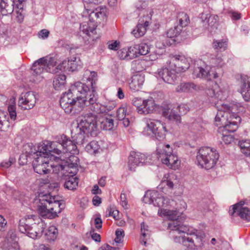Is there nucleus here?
I'll list each match as a JSON object with an SVG mask.
<instances>
[{"mask_svg": "<svg viewBox=\"0 0 250 250\" xmlns=\"http://www.w3.org/2000/svg\"><path fill=\"white\" fill-rule=\"evenodd\" d=\"M209 67V66H206L205 68L197 67L194 69L193 75L196 78H199L207 80V77Z\"/></svg>", "mask_w": 250, "mask_h": 250, "instance_id": "nucleus-38", "label": "nucleus"}, {"mask_svg": "<svg viewBox=\"0 0 250 250\" xmlns=\"http://www.w3.org/2000/svg\"><path fill=\"white\" fill-rule=\"evenodd\" d=\"M98 250H119L117 247H112L109 245L103 246Z\"/></svg>", "mask_w": 250, "mask_h": 250, "instance_id": "nucleus-64", "label": "nucleus"}, {"mask_svg": "<svg viewBox=\"0 0 250 250\" xmlns=\"http://www.w3.org/2000/svg\"><path fill=\"white\" fill-rule=\"evenodd\" d=\"M209 63L211 66V67L214 68H215V67H222L225 64L221 54L211 55Z\"/></svg>", "mask_w": 250, "mask_h": 250, "instance_id": "nucleus-37", "label": "nucleus"}, {"mask_svg": "<svg viewBox=\"0 0 250 250\" xmlns=\"http://www.w3.org/2000/svg\"><path fill=\"white\" fill-rule=\"evenodd\" d=\"M119 211L114 207H109L106 211V215L113 217L115 220L119 218Z\"/></svg>", "mask_w": 250, "mask_h": 250, "instance_id": "nucleus-52", "label": "nucleus"}, {"mask_svg": "<svg viewBox=\"0 0 250 250\" xmlns=\"http://www.w3.org/2000/svg\"><path fill=\"white\" fill-rule=\"evenodd\" d=\"M101 128L106 130H110L114 126V120L111 118H103L101 121Z\"/></svg>", "mask_w": 250, "mask_h": 250, "instance_id": "nucleus-46", "label": "nucleus"}, {"mask_svg": "<svg viewBox=\"0 0 250 250\" xmlns=\"http://www.w3.org/2000/svg\"><path fill=\"white\" fill-rule=\"evenodd\" d=\"M201 89L199 86L191 82L181 83L176 88V91L177 92H190Z\"/></svg>", "mask_w": 250, "mask_h": 250, "instance_id": "nucleus-32", "label": "nucleus"}, {"mask_svg": "<svg viewBox=\"0 0 250 250\" xmlns=\"http://www.w3.org/2000/svg\"><path fill=\"white\" fill-rule=\"evenodd\" d=\"M200 19L205 29L210 33L215 31L218 21V17L217 15L203 13L200 14Z\"/></svg>", "mask_w": 250, "mask_h": 250, "instance_id": "nucleus-23", "label": "nucleus"}, {"mask_svg": "<svg viewBox=\"0 0 250 250\" xmlns=\"http://www.w3.org/2000/svg\"><path fill=\"white\" fill-rule=\"evenodd\" d=\"M177 21L179 27L181 29L188 25L189 22V19L188 15L184 12H180L177 15Z\"/></svg>", "mask_w": 250, "mask_h": 250, "instance_id": "nucleus-40", "label": "nucleus"}, {"mask_svg": "<svg viewBox=\"0 0 250 250\" xmlns=\"http://www.w3.org/2000/svg\"><path fill=\"white\" fill-rule=\"evenodd\" d=\"M146 204H153L154 206L158 207L160 209H164L170 204V199L160 194L158 191H147L143 199Z\"/></svg>", "mask_w": 250, "mask_h": 250, "instance_id": "nucleus-15", "label": "nucleus"}, {"mask_svg": "<svg viewBox=\"0 0 250 250\" xmlns=\"http://www.w3.org/2000/svg\"><path fill=\"white\" fill-rule=\"evenodd\" d=\"M45 227L42 219L35 215H27L21 219L19 224L20 231L34 239L41 236Z\"/></svg>", "mask_w": 250, "mask_h": 250, "instance_id": "nucleus-5", "label": "nucleus"}, {"mask_svg": "<svg viewBox=\"0 0 250 250\" xmlns=\"http://www.w3.org/2000/svg\"><path fill=\"white\" fill-rule=\"evenodd\" d=\"M66 83V76L63 74L56 75L53 80V86L57 90L63 89Z\"/></svg>", "mask_w": 250, "mask_h": 250, "instance_id": "nucleus-35", "label": "nucleus"}, {"mask_svg": "<svg viewBox=\"0 0 250 250\" xmlns=\"http://www.w3.org/2000/svg\"><path fill=\"white\" fill-rule=\"evenodd\" d=\"M48 149L46 151H40L34 158L32 165L35 172L39 174H45L49 173L51 169L53 172L62 176L65 175L66 172L75 174L78 165L79 159L76 156H72L70 161L72 163H69L68 161L62 160L58 157L51 154Z\"/></svg>", "mask_w": 250, "mask_h": 250, "instance_id": "nucleus-2", "label": "nucleus"}, {"mask_svg": "<svg viewBox=\"0 0 250 250\" xmlns=\"http://www.w3.org/2000/svg\"><path fill=\"white\" fill-rule=\"evenodd\" d=\"M16 106L15 103V99L14 98H11L8 106V110L9 116L11 120H15L17 117Z\"/></svg>", "mask_w": 250, "mask_h": 250, "instance_id": "nucleus-42", "label": "nucleus"}, {"mask_svg": "<svg viewBox=\"0 0 250 250\" xmlns=\"http://www.w3.org/2000/svg\"><path fill=\"white\" fill-rule=\"evenodd\" d=\"M58 234V229L55 226H51L44 231V239L49 242H53L56 239Z\"/></svg>", "mask_w": 250, "mask_h": 250, "instance_id": "nucleus-34", "label": "nucleus"}, {"mask_svg": "<svg viewBox=\"0 0 250 250\" xmlns=\"http://www.w3.org/2000/svg\"><path fill=\"white\" fill-rule=\"evenodd\" d=\"M182 29L180 27L177 25L173 28H170L167 32V36L170 38H174L179 35Z\"/></svg>", "mask_w": 250, "mask_h": 250, "instance_id": "nucleus-49", "label": "nucleus"}, {"mask_svg": "<svg viewBox=\"0 0 250 250\" xmlns=\"http://www.w3.org/2000/svg\"><path fill=\"white\" fill-rule=\"evenodd\" d=\"M105 8L98 7L89 14V21L88 22H83L80 25V30L86 35L90 37L94 34L97 27L96 21L98 19H102L105 16Z\"/></svg>", "mask_w": 250, "mask_h": 250, "instance_id": "nucleus-11", "label": "nucleus"}, {"mask_svg": "<svg viewBox=\"0 0 250 250\" xmlns=\"http://www.w3.org/2000/svg\"><path fill=\"white\" fill-rule=\"evenodd\" d=\"M118 57L122 60H130L127 48H123L117 52Z\"/></svg>", "mask_w": 250, "mask_h": 250, "instance_id": "nucleus-55", "label": "nucleus"}, {"mask_svg": "<svg viewBox=\"0 0 250 250\" xmlns=\"http://www.w3.org/2000/svg\"><path fill=\"white\" fill-rule=\"evenodd\" d=\"M37 95L33 91L22 92L18 100V105L24 110L32 109L36 103Z\"/></svg>", "mask_w": 250, "mask_h": 250, "instance_id": "nucleus-18", "label": "nucleus"}, {"mask_svg": "<svg viewBox=\"0 0 250 250\" xmlns=\"http://www.w3.org/2000/svg\"><path fill=\"white\" fill-rule=\"evenodd\" d=\"M222 141L226 144H230L234 141V137L232 135L230 134H228V132H230V131H225V129H222Z\"/></svg>", "mask_w": 250, "mask_h": 250, "instance_id": "nucleus-51", "label": "nucleus"}, {"mask_svg": "<svg viewBox=\"0 0 250 250\" xmlns=\"http://www.w3.org/2000/svg\"><path fill=\"white\" fill-rule=\"evenodd\" d=\"M174 179V176L173 175H165L159 186V189L166 194L168 193V189L171 190L174 188V184L173 181Z\"/></svg>", "mask_w": 250, "mask_h": 250, "instance_id": "nucleus-27", "label": "nucleus"}, {"mask_svg": "<svg viewBox=\"0 0 250 250\" xmlns=\"http://www.w3.org/2000/svg\"><path fill=\"white\" fill-rule=\"evenodd\" d=\"M116 237L114 241L116 243H120L123 242V239L125 236V232L121 229H118L115 231Z\"/></svg>", "mask_w": 250, "mask_h": 250, "instance_id": "nucleus-53", "label": "nucleus"}, {"mask_svg": "<svg viewBox=\"0 0 250 250\" xmlns=\"http://www.w3.org/2000/svg\"><path fill=\"white\" fill-rule=\"evenodd\" d=\"M207 93L209 96L220 100L215 104L218 112L215 117V125L220 129H225V131H235L241 121V118L237 113L243 112L244 107L237 102L229 103L224 102L228 96L229 91L227 88H221L217 84L212 89H208Z\"/></svg>", "mask_w": 250, "mask_h": 250, "instance_id": "nucleus-1", "label": "nucleus"}, {"mask_svg": "<svg viewBox=\"0 0 250 250\" xmlns=\"http://www.w3.org/2000/svg\"><path fill=\"white\" fill-rule=\"evenodd\" d=\"M158 214L161 217H167L169 220H172L173 221L168 223V229L170 230L169 225L174 222H178L179 224H182L177 219L179 217L178 212L176 210H168L167 209H159L158 211Z\"/></svg>", "mask_w": 250, "mask_h": 250, "instance_id": "nucleus-30", "label": "nucleus"}, {"mask_svg": "<svg viewBox=\"0 0 250 250\" xmlns=\"http://www.w3.org/2000/svg\"><path fill=\"white\" fill-rule=\"evenodd\" d=\"M229 213L232 216H239L242 219L250 222V209L244 205L243 201L235 204L229 209Z\"/></svg>", "mask_w": 250, "mask_h": 250, "instance_id": "nucleus-20", "label": "nucleus"}, {"mask_svg": "<svg viewBox=\"0 0 250 250\" xmlns=\"http://www.w3.org/2000/svg\"><path fill=\"white\" fill-rule=\"evenodd\" d=\"M144 122L146 124L144 130L145 135L155 137L157 139L165 137L167 132L165 124L159 120L150 118H145Z\"/></svg>", "mask_w": 250, "mask_h": 250, "instance_id": "nucleus-12", "label": "nucleus"}, {"mask_svg": "<svg viewBox=\"0 0 250 250\" xmlns=\"http://www.w3.org/2000/svg\"><path fill=\"white\" fill-rule=\"evenodd\" d=\"M145 154L138 152L132 151L128 158V166L130 170L134 171L137 167L146 163Z\"/></svg>", "mask_w": 250, "mask_h": 250, "instance_id": "nucleus-25", "label": "nucleus"}, {"mask_svg": "<svg viewBox=\"0 0 250 250\" xmlns=\"http://www.w3.org/2000/svg\"><path fill=\"white\" fill-rule=\"evenodd\" d=\"M78 186V179L73 175L68 177L64 184L65 188L69 190L76 189Z\"/></svg>", "mask_w": 250, "mask_h": 250, "instance_id": "nucleus-39", "label": "nucleus"}, {"mask_svg": "<svg viewBox=\"0 0 250 250\" xmlns=\"http://www.w3.org/2000/svg\"><path fill=\"white\" fill-rule=\"evenodd\" d=\"M163 115L169 120L175 121L177 123L181 122V116L176 112L171 105H168L163 108Z\"/></svg>", "mask_w": 250, "mask_h": 250, "instance_id": "nucleus-29", "label": "nucleus"}, {"mask_svg": "<svg viewBox=\"0 0 250 250\" xmlns=\"http://www.w3.org/2000/svg\"><path fill=\"white\" fill-rule=\"evenodd\" d=\"M9 126V122L7 114L0 118V130L4 131Z\"/></svg>", "mask_w": 250, "mask_h": 250, "instance_id": "nucleus-50", "label": "nucleus"}, {"mask_svg": "<svg viewBox=\"0 0 250 250\" xmlns=\"http://www.w3.org/2000/svg\"><path fill=\"white\" fill-rule=\"evenodd\" d=\"M169 236L176 243H181L190 249L202 247L203 237L195 232H188L186 226L174 222L169 225Z\"/></svg>", "mask_w": 250, "mask_h": 250, "instance_id": "nucleus-4", "label": "nucleus"}, {"mask_svg": "<svg viewBox=\"0 0 250 250\" xmlns=\"http://www.w3.org/2000/svg\"><path fill=\"white\" fill-rule=\"evenodd\" d=\"M132 104L136 106V110L140 114L146 115L152 113L157 107V105L151 97L146 99L134 98L132 100Z\"/></svg>", "mask_w": 250, "mask_h": 250, "instance_id": "nucleus-16", "label": "nucleus"}, {"mask_svg": "<svg viewBox=\"0 0 250 250\" xmlns=\"http://www.w3.org/2000/svg\"><path fill=\"white\" fill-rule=\"evenodd\" d=\"M64 208V205L58 197L52 196L50 194L40 196L38 205L40 214L46 218L53 219L57 216Z\"/></svg>", "mask_w": 250, "mask_h": 250, "instance_id": "nucleus-6", "label": "nucleus"}, {"mask_svg": "<svg viewBox=\"0 0 250 250\" xmlns=\"http://www.w3.org/2000/svg\"><path fill=\"white\" fill-rule=\"evenodd\" d=\"M170 67L171 65L169 63L167 67L158 69L157 74L165 82L173 84L177 80L179 73L173 67Z\"/></svg>", "mask_w": 250, "mask_h": 250, "instance_id": "nucleus-22", "label": "nucleus"}, {"mask_svg": "<svg viewBox=\"0 0 250 250\" xmlns=\"http://www.w3.org/2000/svg\"><path fill=\"white\" fill-rule=\"evenodd\" d=\"M98 121V116L96 113H86L83 116L78 127L84 133L89 134L90 136H96Z\"/></svg>", "mask_w": 250, "mask_h": 250, "instance_id": "nucleus-14", "label": "nucleus"}, {"mask_svg": "<svg viewBox=\"0 0 250 250\" xmlns=\"http://www.w3.org/2000/svg\"><path fill=\"white\" fill-rule=\"evenodd\" d=\"M141 234L144 237L149 235L148 227L146 225L144 222L142 223L141 224Z\"/></svg>", "mask_w": 250, "mask_h": 250, "instance_id": "nucleus-57", "label": "nucleus"}, {"mask_svg": "<svg viewBox=\"0 0 250 250\" xmlns=\"http://www.w3.org/2000/svg\"><path fill=\"white\" fill-rule=\"evenodd\" d=\"M120 47V42L115 41H111L108 43V48L110 50H117Z\"/></svg>", "mask_w": 250, "mask_h": 250, "instance_id": "nucleus-58", "label": "nucleus"}, {"mask_svg": "<svg viewBox=\"0 0 250 250\" xmlns=\"http://www.w3.org/2000/svg\"><path fill=\"white\" fill-rule=\"evenodd\" d=\"M82 66V63L80 59L76 56H72L57 65L56 64L55 69L58 71L66 70L73 72L81 68Z\"/></svg>", "mask_w": 250, "mask_h": 250, "instance_id": "nucleus-21", "label": "nucleus"}, {"mask_svg": "<svg viewBox=\"0 0 250 250\" xmlns=\"http://www.w3.org/2000/svg\"><path fill=\"white\" fill-rule=\"evenodd\" d=\"M190 128L191 131L194 133L202 131L203 130L202 126L200 124L197 122L193 123L190 126Z\"/></svg>", "mask_w": 250, "mask_h": 250, "instance_id": "nucleus-56", "label": "nucleus"}, {"mask_svg": "<svg viewBox=\"0 0 250 250\" xmlns=\"http://www.w3.org/2000/svg\"><path fill=\"white\" fill-rule=\"evenodd\" d=\"M145 81L144 74H136L133 76L129 83L130 89L133 92L138 91L142 88Z\"/></svg>", "mask_w": 250, "mask_h": 250, "instance_id": "nucleus-28", "label": "nucleus"}, {"mask_svg": "<svg viewBox=\"0 0 250 250\" xmlns=\"http://www.w3.org/2000/svg\"><path fill=\"white\" fill-rule=\"evenodd\" d=\"M129 116V113H127V107L126 105L121 106L117 110L116 116L118 120L123 119L124 117Z\"/></svg>", "mask_w": 250, "mask_h": 250, "instance_id": "nucleus-48", "label": "nucleus"}, {"mask_svg": "<svg viewBox=\"0 0 250 250\" xmlns=\"http://www.w3.org/2000/svg\"><path fill=\"white\" fill-rule=\"evenodd\" d=\"M219 157V154L215 149L202 147L197 152L196 162L201 168L208 170L215 166Z\"/></svg>", "mask_w": 250, "mask_h": 250, "instance_id": "nucleus-8", "label": "nucleus"}, {"mask_svg": "<svg viewBox=\"0 0 250 250\" xmlns=\"http://www.w3.org/2000/svg\"><path fill=\"white\" fill-rule=\"evenodd\" d=\"M24 151L26 154V156L31 157L33 158L36 156V154L40 151H46L48 149L49 151H53L55 153L60 154L62 151L58 148L56 142H51L49 146L44 144L40 145L38 146V149L32 144H27L23 146Z\"/></svg>", "mask_w": 250, "mask_h": 250, "instance_id": "nucleus-17", "label": "nucleus"}, {"mask_svg": "<svg viewBox=\"0 0 250 250\" xmlns=\"http://www.w3.org/2000/svg\"><path fill=\"white\" fill-rule=\"evenodd\" d=\"M150 20V19L148 16L141 18L136 28L132 31V34L137 38L144 36L146 31V28L149 24Z\"/></svg>", "mask_w": 250, "mask_h": 250, "instance_id": "nucleus-26", "label": "nucleus"}, {"mask_svg": "<svg viewBox=\"0 0 250 250\" xmlns=\"http://www.w3.org/2000/svg\"><path fill=\"white\" fill-rule=\"evenodd\" d=\"M49 33L50 32L48 30L43 29L38 33V35L39 38L44 40L48 37Z\"/></svg>", "mask_w": 250, "mask_h": 250, "instance_id": "nucleus-61", "label": "nucleus"}, {"mask_svg": "<svg viewBox=\"0 0 250 250\" xmlns=\"http://www.w3.org/2000/svg\"><path fill=\"white\" fill-rule=\"evenodd\" d=\"M120 204L125 209L128 208L126 196L125 193H122L120 195Z\"/></svg>", "mask_w": 250, "mask_h": 250, "instance_id": "nucleus-60", "label": "nucleus"}, {"mask_svg": "<svg viewBox=\"0 0 250 250\" xmlns=\"http://www.w3.org/2000/svg\"><path fill=\"white\" fill-rule=\"evenodd\" d=\"M80 131L73 137V140L68 139L65 135H62L57 138V143L63 149V153H69L71 155L69 156L68 161L69 163H72V160L70 161V157L72 156L79 154V150L76 144L83 145L88 141L87 138L89 137V134L84 133L79 129Z\"/></svg>", "mask_w": 250, "mask_h": 250, "instance_id": "nucleus-7", "label": "nucleus"}, {"mask_svg": "<svg viewBox=\"0 0 250 250\" xmlns=\"http://www.w3.org/2000/svg\"><path fill=\"white\" fill-rule=\"evenodd\" d=\"M116 106V103L115 101H108L104 102L103 104H100V109L98 112H95L96 114L104 113L109 112L113 110Z\"/></svg>", "mask_w": 250, "mask_h": 250, "instance_id": "nucleus-36", "label": "nucleus"}, {"mask_svg": "<svg viewBox=\"0 0 250 250\" xmlns=\"http://www.w3.org/2000/svg\"><path fill=\"white\" fill-rule=\"evenodd\" d=\"M90 234L92 239H93L94 241L96 242H100V235L97 233H95L94 229H91L90 230Z\"/></svg>", "mask_w": 250, "mask_h": 250, "instance_id": "nucleus-63", "label": "nucleus"}, {"mask_svg": "<svg viewBox=\"0 0 250 250\" xmlns=\"http://www.w3.org/2000/svg\"><path fill=\"white\" fill-rule=\"evenodd\" d=\"M78 93H75L72 90V85L70 89L66 92L63 93L61 97L60 103L62 108L67 114L75 115L80 112L76 104L77 102V96Z\"/></svg>", "mask_w": 250, "mask_h": 250, "instance_id": "nucleus-13", "label": "nucleus"}, {"mask_svg": "<svg viewBox=\"0 0 250 250\" xmlns=\"http://www.w3.org/2000/svg\"><path fill=\"white\" fill-rule=\"evenodd\" d=\"M238 91L246 102H250V76L241 75L238 81Z\"/></svg>", "mask_w": 250, "mask_h": 250, "instance_id": "nucleus-24", "label": "nucleus"}, {"mask_svg": "<svg viewBox=\"0 0 250 250\" xmlns=\"http://www.w3.org/2000/svg\"><path fill=\"white\" fill-rule=\"evenodd\" d=\"M14 11L13 2L8 3L7 0H0V15L11 14Z\"/></svg>", "mask_w": 250, "mask_h": 250, "instance_id": "nucleus-33", "label": "nucleus"}, {"mask_svg": "<svg viewBox=\"0 0 250 250\" xmlns=\"http://www.w3.org/2000/svg\"><path fill=\"white\" fill-rule=\"evenodd\" d=\"M221 75V70L218 68L209 67L207 77V81H210L213 79L218 78Z\"/></svg>", "mask_w": 250, "mask_h": 250, "instance_id": "nucleus-45", "label": "nucleus"}, {"mask_svg": "<svg viewBox=\"0 0 250 250\" xmlns=\"http://www.w3.org/2000/svg\"><path fill=\"white\" fill-rule=\"evenodd\" d=\"M14 162V159L10 158L8 160L2 162L0 164V166L2 167L7 168L10 167Z\"/></svg>", "mask_w": 250, "mask_h": 250, "instance_id": "nucleus-62", "label": "nucleus"}, {"mask_svg": "<svg viewBox=\"0 0 250 250\" xmlns=\"http://www.w3.org/2000/svg\"><path fill=\"white\" fill-rule=\"evenodd\" d=\"M169 64L171 67H173L178 73L185 72L190 66V59L183 55H175L170 56Z\"/></svg>", "mask_w": 250, "mask_h": 250, "instance_id": "nucleus-19", "label": "nucleus"}, {"mask_svg": "<svg viewBox=\"0 0 250 250\" xmlns=\"http://www.w3.org/2000/svg\"><path fill=\"white\" fill-rule=\"evenodd\" d=\"M100 146L96 141H91L85 147L86 152L91 155L96 154L99 152Z\"/></svg>", "mask_w": 250, "mask_h": 250, "instance_id": "nucleus-41", "label": "nucleus"}, {"mask_svg": "<svg viewBox=\"0 0 250 250\" xmlns=\"http://www.w3.org/2000/svg\"><path fill=\"white\" fill-rule=\"evenodd\" d=\"M55 67L56 63L54 59L50 58L48 60L44 58H42L39 59L32 65L30 81L35 83L40 82L43 78L42 74L44 72L52 73L58 72Z\"/></svg>", "mask_w": 250, "mask_h": 250, "instance_id": "nucleus-9", "label": "nucleus"}, {"mask_svg": "<svg viewBox=\"0 0 250 250\" xmlns=\"http://www.w3.org/2000/svg\"><path fill=\"white\" fill-rule=\"evenodd\" d=\"M129 60H132L139 56L138 44H135L127 48Z\"/></svg>", "mask_w": 250, "mask_h": 250, "instance_id": "nucleus-47", "label": "nucleus"}, {"mask_svg": "<svg viewBox=\"0 0 250 250\" xmlns=\"http://www.w3.org/2000/svg\"><path fill=\"white\" fill-rule=\"evenodd\" d=\"M157 158L168 167L176 169L180 165L177 155L173 153L172 148L168 144L159 143L156 150Z\"/></svg>", "mask_w": 250, "mask_h": 250, "instance_id": "nucleus-10", "label": "nucleus"}, {"mask_svg": "<svg viewBox=\"0 0 250 250\" xmlns=\"http://www.w3.org/2000/svg\"><path fill=\"white\" fill-rule=\"evenodd\" d=\"M139 47V55H145L147 54L150 51V47L149 45L146 43H141L138 44Z\"/></svg>", "mask_w": 250, "mask_h": 250, "instance_id": "nucleus-54", "label": "nucleus"}, {"mask_svg": "<svg viewBox=\"0 0 250 250\" xmlns=\"http://www.w3.org/2000/svg\"><path fill=\"white\" fill-rule=\"evenodd\" d=\"M5 250H19V246L17 241V237L13 233H8L6 240L4 245Z\"/></svg>", "mask_w": 250, "mask_h": 250, "instance_id": "nucleus-31", "label": "nucleus"}, {"mask_svg": "<svg viewBox=\"0 0 250 250\" xmlns=\"http://www.w3.org/2000/svg\"><path fill=\"white\" fill-rule=\"evenodd\" d=\"M238 145L243 154L246 156H250V140L240 141Z\"/></svg>", "mask_w": 250, "mask_h": 250, "instance_id": "nucleus-43", "label": "nucleus"}, {"mask_svg": "<svg viewBox=\"0 0 250 250\" xmlns=\"http://www.w3.org/2000/svg\"><path fill=\"white\" fill-rule=\"evenodd\" d=\"M227 40H219L213 41V47L215 50L223 51L227 49Z\"/></svg>", "mask_w": 250, "mask_h": 250, "instance_id": "nucleus-44", "label": "nucleus"}, {"mask_svg": "<svg viewBox=\"0 0 250 250\" xmlns=\"http://www.w3.org/2000/svg\"><path fill=\"white\" fill-rule=\"evenodd\" d=\"M96 76L95 72L86 70L83 78V80L86 81V84L78 82L72 85V90L74 93L81 94L77 96L76 102L80 111L85 107L94 113L98 112L100 109V104L98 102V95L94 85Z\"/></svg>", "mask_w": 250, "mask_h": 250, "instance_id": "nucleus-3", "label": "nucleus"}, {"mask_svg": "<svg viewBox=\"0 0 250 250\" xmlns=\"http://www.w3.org/2000/svg\"><path fill=\"white\" fill-rule=\"evenodd\" d=\"M177 108L181 114H185L189 110V107L187 104H181L177 107Z\"/></svg>", "mask_w": 250, "mask_h": 250, "instance_id": "nucleus-59", "label": "nucleus"}]
</instances>
